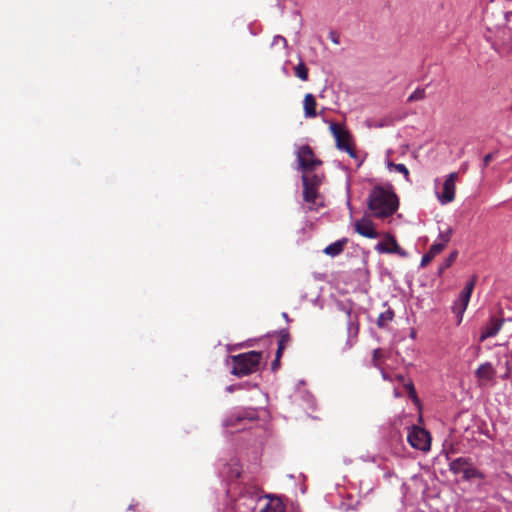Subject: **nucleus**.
Instances as JSON below:
<instances>
[{
	"mask_svg": "<svg viewBox=\"0 0 512 512\" xmlns=\"http://www.w3.org/2000/svg\"><path fill=\"white\" fill-rule=\"evenodd\" d=\"M279 364H280V359L275 358L274 361L272 362V370L275 371L276 369H278Z\"/></svg>",
	"mask_w": 512,
	"mask_h": 512,
	"instance_id": "e433bc0d",
	"label": "nucleus"
},
{
	"mask_svg": "<svg viewBox=\"0 0 512 512\" xmlns=\"http://www.w3.org/2000/svg\"><path fill=\"white\" fill-rule=\"evenodd\" d=\"M457 256H458V251H453L446 259L445 261L441 264L439 270L440 272H442L443 270L449 268L457 259Z\"/></svg>",
	"mask_w": 512,
	"mask_h": 512,
	"instance_id": "c85d7f7f",
	"label": "nucleus"
},
{
	"mask_svg": "<svg viewBox=\"0 0 512 512\" xmlns=\"http://www.w3.org/2000/svg\"><path fill=\"white\" fill-rule=\"evenodd\" d=\"M494 156H495L494 153H489V154L485 155V157L483 159V168H485L489 165V163L494 159Z\"/></svg>",
	"mask_w": 512,
	"mask_h": 512,
	"instance_id": "72a5a7b5",
	"label": "nucleus"
},
{
	"mask_svg": "<svg viewBox=\"0 0 512 512\" xmlns=\"http://www.w3.org/2000/svg\"><path fill=\"white\" fill-rule=\"evenodd\" d=\"M387 166H388V168L390 170L393 169L396 172H399V173L403 174L407 181L410 180L409 179V175H410L409 174V170L407 169V167L404 164H401V163L396 164V163H393V162H388Z\"/></svg>",
	"mask_w": 512,
	"mask_h": 512,
	"instance_id": "4be33fe9",
	"label": "nucleus"
},
{
	"mask_svg": "<svg viewBox=\"0 0 512 512\" xmlns=\"http://www.w3.org/2000/svg\"><path fill=\"white\" fill-rule=\"evenodd\" d=\"M397 378H398L399 381L404 382V376L399 375Z\"/></svg>",
	"mask_w": 512,
	"mask_h": 512,
	"instance_id": "4c0bfd02",
	"label": "nucleus"
},
{
	"mask_svg": "<svg viewBox=\"0 0 512 512\" xmlns=\"http://www.w3.org/2000/svg\"><path fill=\"white\" fill-rule=\"evenodd\" d=\"M383 241L376 244L375 250L381 254H397L400 257H407L408 253L402 247L399 246L396 238L391 233L383 234Z\"/></svg>",
	"mask_w": 512,
	"mask_h": 512,
	"instance_id": "0eeeda50",
	"label": "nucleus"
},
{
	"mask_svg": "<svg viewBox=\"0 0 512 512\" xmlns=\"http://www.w3.org/2000/svg\"><path fill=\"white\" fill-rule=\"evenodd\" d=\"M330 39L333 43L339 44V37L335 32H330Z\"/></svg>",
	"mask_w": 512,
	"mask_h": 512,
	"instance_id": "f704fd0d",
	"label": "nucleus"
},
{
	"mask_svg": "<svg viewBox=\"0 0 512 512\" xmlns=\"http://www.w3.org/2000/svg\"><path fill=\"white\" fill-rule=\"evenodd\" d=\"M295 76L302 81L308 80V68L303 61H300L294 68Z\"/></svg>",
	"mask_w": 512,
	"mask_h": 512,
	"instance_id": "412c9836",
	"label": "nucleus"
},
{
	"mask_svg": "<svg viewBox=\"0 0 512 512\" xmlns=\"http://www.w3.org/2000/svg\"><path fill=\"white\" fill-rule=\"evenodd\" d=\"M394 318V312L391 309H388L382 312L377 319V326L379 328H384L389 322H391Z\"/></svg>",
	"mask_w": 512,
	"mask_h": 512,
	"instance_id": "aec40b11",
	"label": "nucleus"
},
{
	"mask_svg": "<svg viewBox=\"0 0 512 512\" xmlns=\"http://www.w3.org/2000/svg\"><path fill=\"white\" fill-rule=\"evenodd\" d=\"M367 206L371 216L385 219L396 213L399 208V199L392 188L375 186L368 195Z\"/></svg>",
	"mask_w": 512,
	"mask_h": 512,
	"instance_id": "f257e3e1",
	"label": "nucleus"
},
{
	"mask_svg": "<svg viewBox=\"0 0 512 512\" xmlns=\"http://www.w3.org/2000/svg\"><path fill=\"white\" fill-rule=\"evenodd\" d=\"M337 149L345 151L351 158H357V152L353 144L351 133L339 123L331 122L329 126Z\"/></svg>",
	"mask_w": 512,
	"mask_h": 512,
	"instance_id": "20e7f679",
	"label": "nucleus"
},
{
	"mask_svg": "<svg viewBox=\"0 0 512 512\" xmlns=\"http://www.w3.org/2000/svg\"><path fill=\"white\" fill-rule=\"evenodd\" d=\"M404 388H405V390H406V392L408 394V397L411 398L414 403L418 404L419 403V398L417 396V393H416V390H415L413 382L409 381L407 383H404Z\"/></svg>",
	"mask_w": 512,
	"mask_h": 512,
	"instance_id": "393cba45",
	"label": "nucleus"
},
{
	"mask_svg": "<svg viewBox=\"0 0 512 512\" xmlns=\"http://www.w3.org/2000/svg\"><path fill=\"white\" fill-rule=\"evenodd\" d=\"M279 341L278 345H281L282 347H286V345L290 342V334L287 329H282L279 333Z\"/></svg>",
	"mask_w": 512,
	"mask_h": 512,
	"instance_id": "7c9ffc66",
	"label": "nucleus"
},
{
	"mask_svg": "<svg viewBox=\"0 0 512 512\" xmlns=\"http://www.w3.org/2000/svg\"><path fill=\"white\" fill-rule=\"evenodd\" d=\"M354 230L359 235L369 239H376L380 236V233L376 230L375 224L367 216H363L354 223Z\"/></svg>",
	"mask_w": 512,
	"mask_h": 512,
	"instance_id": "1a4fd4ad",
	"label": "nucleus"
},
{
	"mask_svg": "<svg viewBox=\"0 0 512 512\" xmlns=\"http://www.w3.org/2000/svg\"><path fill=\"white\" fill-rule=\"evenodd\" d=\"M324 173L306 172L301 176L303 185V200L308 204V210H316L317 199L320 197L319 188L322 185Z\"/></svg>",
	"mask_w": 512,
	"mask_h": 512,
	"instance_id": "f03ea898",
	"label": "nucleus"
},
{
	"mask_svg": "<svg viewBox=\"0 0 512 512\" xmlns=\"http://www.w3.org/2000/svg\"><path fill=\"white\" fill-rule=\"evenodd\" d=\"M245 419H249V420H252L254 419L253 416H246V415H243V414H236V415H232L230 417H228L226 420H225V425L226 426H234L236 425V423H239Z\"/></svg>",
	"mask_w": 512,
	"mask_h": 512,
	"instance_id": "5701e85b",
	"label": "nucleus"
},
{
	"mask_svg": "<svg viewBox=\"0 0 512 512\" xmlns=\"http://www.w3.org/2000/svg\"><path fill=\"white\" fill-rule=\"evenodd\" d=\"M347 243H348L347 238H342L340 240H337L336 242L328 245L324 249V253L331 257L338 256L344 251V248L347 245Z\"/></svg>",
	"mask_w": 512,
	"mask_h": 512,
	"instance_id": "2eb2a0df",
	"label": "nucleus"
},
{
	"mask_svg": "<svg viewBox=\"0 0 512 512\" xmlns=\"http://www.w3.org/2000/svg\"><path fill=\"white\" fill-rule=\"evenodd\" d=\"M477 280H478L477 275H473L471 277V279L466 283V286L461 293L464 295H468V297H471V294L474 290Z\"/></svg>",
	"mask_w": 512,
	"mask_h": 512,
	"instance_id": "bb28decb",
	"label": "nucleus"
},
{
	"mask_svg": "<svg viewBox=\"0 0 512 512\" xmlns=\"http://www.w3.org/2000/svg\"><path fill=\"white\" fill-rule=\"evenodd\" d=\"M296 157L302 174L317 171V168L322 165V161L315 156L313 149L309 145L299 147Z\"/></svg>",
	"mask_w": 512,
	"mask_h": 512,
	"instance_id": "39448f33",
	"label": "nucleus"
},
{
	"mask_svg": "<svg viewBox=\"0 0 512 512\" xmlns=\"http://www.w3.org/2000/svg\"><path fill=\"white\" fill-rule=\"evenodd\" d=\"M260 512H285V506L279 498L269 496L268 503L260 510Z\"/></svg>",
	"mask_w": 512,
	"mask_h": 512,
	"instance_id": "f3484780",
	"label": "nucleus"
},
{
	"mask_svg": "<svg viewBox=\"0 0 512 512\" xmlns=\"http://www.w3.org/2000/svg\"><path fill=\"white\" fill-rule=\"evenodd\" d=\"M468 465V458L459 457L450 463V470L455 474L463 473Z\"/></svg>",
	"mask_w": 512,
	"mask_h": 512,
	"instance_id": "a211bd4d",
	"label": "nucleus"
},
{
	"mask_svg": "<svg viewBox=\"0 0 512 512\" xmlns=\"http://www.w3.org/2000/svg\"><path fill=\"white\" fill-rule=\"evenodd\" d=\"M262 353L257 351H249L232 356V374L242 377L257 371Z\"/></svg>",
	"mask_w": 512,
	"mask_h": 512,
	"instance_id": "7ed1b4c3",
	"label": "nucleus"
},
{
	"mask_svg": "<svg viewBox=\"0 0 512 512\" xmlns=\"http://www.w3.org/2000/svg\"><path fill=\"white\" fill-rule=\"evenodd\" d=\"M283 316H284V318H286V319L288 318L287 313H283Z\"/></svg>",
	"mask_w": 512,
	"mask_h": 512,
	"instance_id": "ea45409f",
	"label": "nucleus"
},
{
	"mask_svg": "<svg viewBox=\"0 0 512 512\" xmlns=\"http://www.w3.org/2000/svg\"><path fill=\"white\" fill-rule=\"evenodd\" d=\"M407 440L409 444L415 449L421 451H428L430 449V434L423 428L413 426L408 432Z\"/></svg>",
	"mask_w": 512,
	"mask_h": 512,
	"instance_id": "423d86ee",
	"label": "nucleus"
},
{
	"mask_svg": "<svg viewBox=\"0 0 512 512\" xmlns=\"http://www.w3.org/2000/svg\"><path fill=\"white\" fill-rule=\"evenodd\" d=\"M284 349H285L284 347H282L281 345H278L275 358L280 359L283 354Z\"/></svg>",
	"mask_w": 512,
	"mask_h": 512,
	"instance_id": "c9c22d12",
	"label": "nucleus"
},
{
	"mask_svg": "<svg viewBox=\"0 0 512 512\" xmlns=\"http://www.w3.org/2000/svg\"><path fill=\"white\" fill-rule=\"evenodd\" d=\"M317 102L315 97L311 93H307L304 96L303 100V108L304 115L306 118H315L317 116L316 112Z\"/></svg>",
	"mask_w": 512,
	"mask_h": 512,
	"instance_id": "ddd939ff",
	"label": "nucleus"
},
{
	"mask_svg": "<svg viewBox=\"0 0 512 512\" xmlns=\"http://www.w3.org/2000/svg\"><path fill=\"white\" fill-rule=\"evenodd\" d=\"M382 357L381 349H375L373 351V364L374 366H378V360Z\"/></svg>",
	"mask_w": 512,
	"mask_h": 512,
	"instance_id": "473e14b6",
	"label": "nucleus"
},
{
	"mask_svg": "<svg viewBox=\"0 0 512 512\" xmlns=\"http://www.w3.org/2000/svg\"><path fill=\"white\" fill-rule=\"evenodd\" d=\"M434 258L428 252H426L421 259L420 266L426 267Z\"/></svg>",
	"mask_w": 512,
	"mask_h": 512,
	"instance_id": "2f4dec72",
	"label": "nucleus"
},
{
	"mask_svg": "<svg viewBox=\"0 0 512 512\" xmlns=\"http://www.w3.org/2000/svg\"><path fill=\"white\" fill-rule=\"evenodd\" d=\"M260 500L257 494H251L249 496H241L236 504L239 512H255L256 506Z\"/></svg>",
	"mask_w": 512,
	"mask_h": 512,
	"instance_id": "f8f14e48",
	"label": "nucleus"
},
{
	"mask_svg": "<svg viewBox=\"0 0 512 512\" xmlns=\"http://www.w3.org/2000/svg\"><path fill=\"white\" fill-rule=\"evenodd\" d=\"M477 280H478L477 275H473L471 277V279L466 283V286L461 293L464 295H468V297H471V294L474 290Z\"/></svg>",
	"mask_w": 512,
	"mask_h": 512,
	"instance_id": "a878e982",
	"label": "nucleus"
},
{
	"mask_svg": "<svg viewBox=\"0 0 512 512\" xmlns=\"http://www.w3.org/2000/svg\"><path fill=\"white\" fill-rule=\"evenodd\" d=\"M426 97L424 88H417L407 99L408 102L423 100Z\"/></svg>",
	"mask_w": 512,
	"mask_h": 512,
	"instance_id": "c756f323",
	"label": "nucleus"
},
{
	"mask_svg": "<svg viewBox=\"0 0 512 512\" xmlns=\"http://www.w3.org/2000/svg\"><path fill=\"white\" fill-rule=\"evenodd\" d=\"M470 298L471 297H468V295L460 293L459 299L457 302H455V305L453 307L454 312L457 313L458 315H462L468 306Z\"/></svg>",
	"mask_w": 512,
	"mask_h": 512,
	"instance_id": "6ab92c4d",
	"label": "nucleus"
},
{
	"mask_svg": "<svg viewBox=\"0 0 512 512\" xmlns=\"http://www.w3.org/2000/svg\"><path fill=\"white\" fill-rule=\"evenodd\" d=\"M458 177V172H452L446 177L443 183L442 192L437 193V198L441 204H448L455 199L456 182Z\"/></svg>",
	"mask_w": 512,
	"mask_h": 512,
	"instance_id": "6e6552de",
	"label": "nucleus"
},
{
	"mask_svg": "<svg viewBox=\"0 0 512 512\" xmlns=\"http://www.w3.org/2000/svg\"><path fill=\"white\" fill-rule=\"evenodd\" d=\"M505 320L504 318H499L492 316L489 322L482 328L481 335L479 337V341L483 342L487 338L496 336L501 330Z\"/></svg>",
	"mask_w": 512,
	"mask_h": 512,
	"instance_id": "9b49d317",
	"label": "nucleus"
},
{
	"mask_svg": "<svg viewBox=\"0 0 512 512\" xmlns=\"http://www.w3.org/2000/svg\"><path fill=\"white\" fill-rule=\"evenodd\" d=\"M477 280H478L477 275H473L471 277V279L466 283V286L461 293L464 295H468V297H471V294L474 290Z\"/></svg>",
	"mask_w": 512,
	"mask_h": 512,
	"instance_id": "cd10ccee",
	"label": "nucleus"
},
{
	"mask_svg": "<svg viewBox=\"0 0 512 512\" xmlns=\"http://www.w3.org/2000/svg\"><path fill=\"white\" fill-rule=\"evenodd\" d=\"M463 477L466 480L472 479V478H482L483 475L481 472L475 468H473L470 464L465 468L463 472Z\"/></svg>",
	"mask_w": 512,
	"mask_h": 512,
	"instance_id": "b1692460",
	"label": "nucleus"
},
{
	"mask_svg": "<svg viewBox=\"0 0 512 512\" xmlns=\"http://www.w3.org/2000/svg\"><path fill=\"white\" fill-rule=\"evenodd\" d=\"M359 331V325L350 321L347 326L348 338L346 340L343 351L351 349L356 343L357 335Z\"/></svg>",
	"mask_w": 512,
	"mask_h": 512,
	"instance_id": "dca6fc26",
	"label": "nucleus"
},
{
	"mask_svg": "<svg viewBox=\"0 0 512 512\" xmlns=\"http://www.w3.org/2000/svg\"><path fill=\"white\" fill-rule=\"evenodd\" d=\"M506 17L509 18V17H512V12H509L506 14Z\"/></svg>",
	"mask_w": 512,
	"mask_h": 512,
	"instance_id": "58836bf2",
	"label": "nucleus"
},
{
	"mask_svg": "<svg viewBox=\"0 0 512 512\" xmlns=\"http://www.w3.org/2000/svg\"><path fill=\"white\" fill-rule=\"evenodd\" d=\"M452 234L453 230L450 227L440 231L437 241L430 246L428 253L432 255L433 258L439 255L450 242Z\"/></svg>",
	"mask_w": 512,
	"mask_h": 512,
	"instance_id": "9d476101",
	"label": "nucleus"
},
{
	"mask_svg": "<svg viewBox=\"0 0 512 512\" xmlns=\"http://www.w3.org/2000/svg\"><path fill=\"white\" fill-rule=\"evenodd\" d=\"M495 374L496 371L490 362H485L481 364L475 372L477 378L485 381H491L494 378Z\"/></svg>",
	"mask_w": 512,
	"mask_h": 512,
	"instance_id": "4468645a",
	"label": "nucleus"
}]
</instances>
